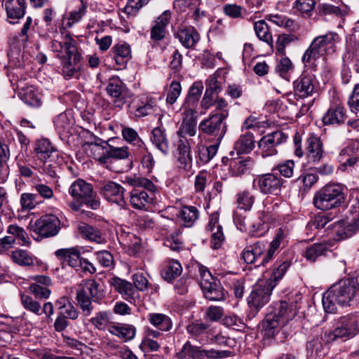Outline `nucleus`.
<instances>
[{"mask_svg":"<svg viewBox=\"0 0 359 359\" xmlns=\"http://www.w3.org/2000/svg\"><path fill=\"white\" fill-rule=\"evenodd\" d=\"M359 299V275L341 280L332 285L323 294L322 302L326 313H334L337 306H349L350 302Z\"/></svg>","mask_w":359,"mask_h":359,"instance_id":"nucleus-1","label":"nucleus"},{"mask_svg":"<svg viewBox=\"0 0 359 359\" xmlns=\"http://www.w3.org/2000/svg\"><path fill=\"white\" fill-rule=\"evenodd\" d=\"M62 40H52L51 50L57 53L62 60V72L66 79H71L79 73L82 66V55L78 48L77 42L68 32L61 36Z\"/></svg>","mask_w":359,"mask_h":359,"instance_id":"nucleus-2","label":"nucleus"},{"mask_svg":"<svg viewBox=\"0 0 359 359\" xmlns=\"http://www.w3.org/2000/svg\"><path fill=\"white\" fill-rule=\"evenodd\" d=\"M345 199L343 186L338 183H329L316 192L313 204L318 210L327 211L340 207Z\"/></svg>","mask_w":359,"mask_h":359,"instance_id":"nucleus-3","label":"nucleus"},{"mask_svg":"<svg viewBox=\"0 0 359 359\" xmlns=\"http://www.w3.org/2000/svg\"><path fill=\"white\" fill-rule=\"evenodd\" d=\"M125 182L131 187H142L149 193L139 189H133L130 192V203L131 205L138 210L146 208V206L152 203L157 187L152 181L147 178L137 176L126 177Z\"/></svg>","mask_w":359,"mask_h":359,"instance_id":"nucleus-4","label":"nucleus"},{"mask_svg":"<svg viewBox=\"0 0 359 359\" xmlns=\"http://www.w3.org/2000/svg\"><path fill=\"white\" fill-rule=\"evenodd\" d=\"M338 39V34L334 32L316 37L302 57L303 63L305 66H312L320 57L334 53Z\"/></svg>","mask_w":359,"mask_h":359,"instance_id":"nucleus-5","label":"nucleus"},{"mask_svg":"<svg viewBox=\"0 0 359 359\" xmlns=\"http://www.w3.org/2000/svg\"><path fill=\"white\" fill-rule=\"evenodd\" d=\"M229 115V110L212 112L207 118L199 123L198 129L202 133L211 137L220 144L227 131L226 119Z\"/></svg>","mask_w":359,"mask_h":359,"instance_id":"nucleus-6","label":"nucleus"},{"mask_svg":"<svg viewBox=\"0 0 359 359\" xmlns=\"http://www.w3.org/2000/svg\"><path fill=\"white\" fill-rule=\"evenodd\" d=\"M339 325L332 332L325 334L327 342L337 339L352 338L359 332V313H349L339 318Z\"/></svg>","mask_w":359,"mask_h":359,"instance_id":"nucleus-7","label":"nucleus"},{"mask_svg":"<svg viewBox=\"0 0 359 359\" xmlns=\"http://www.w3.org/2000/svg\"><path fill=\"white\" fill-rule=\"evenodd\" d=\"M69 193L74 198L93 210H97L100 207V203L96 199V193L93 191V185L83 180H75L69 188Z\"/></svg>","mask_w":359,"mask_h":359,"instance_id":"nucleus-8","label":"nucleus"},{"mask_svg":"<svg viewBox=\"0 0 359 359\" xmlns=\"http://www.w3.org/2000/svg\"><path fill=\"white\" fill-rule=\"evenodd\" d=\"M31 231L36 234V238L40 241L43 238L53 237L57 235L60 229V220L54 215H46L30 223Z\"/></svg>","mask_w":359,"mask_h":359,"instance_id":"nucleus-9","label":"nucleus"},{"mask_svg":"<svg viewBox=\"0 0 359 359\" xmlns=\"http://www.w3.org/2000/svg\"><path fill=\"white\" fill-rule=\"evenodd\" d=\"M273 289V285L268 284L264 280L257 282L248 298L250 308L257 313L269 302Z\"/></svg>","mask_w":359,"mask_h":359,"instance_id":"nucleus-10","label":"nucleus"},{"mask_svg":"<svg viewBox=\"0 0 359 359\" xmlns=\"http://www.w3.org/2000/svg\"><path fill=\"white\" fill-rule=\"evenodd\" d=\"M106 91L111 98L114 107L118 109H122L133 96V93L118 76L109 79Z\"/></svg>","mask_w":359,"mask_h":359,"instance_id":"nucleus-11","label":"nucleus"},{"mask_svg":"<svg viewBox=\"0 0 359 359\" xmlns=\"http://www.w3.org/2000/svg\"><path fill=\"white\" fill-rule=\"evenodd\" d=\"M287 135L281 130H276L269 133L261 138L258 142V147L263 158L277 154V147L285 142Z\"/></svg>","mask_w":359,"mask_h":359,"instance_id":"nucleus-12","label":"nucleus"},{"mask_svg":"<svg viewBox=\"0 0 359 359\" xmlns=\"http://www.w3.org/2000/svg\"><path fill=\"white\" fill-rule=\"evenodd\" d=\"M318 81L316 76L311 73H302L294 82L293 89L296 96L304 99L317 93Z\"/></svg>","mask_w":359,"mask_h":359,"instance_id":"nucleus-13","label":"nucleus"},{"mask_svg":"<svg viewBox=\"0 0 359 359\" xmlns=\"http://www.w3.org/2000/svg\"><path fill=\"white\" fill-rule=\"evenodd\" d=\"M124 192V188L115 182H104L100 184V194L109 202L116 203L121 208L126 205Z\"/></svg>","mask_w":359,"mask_h":359,"instance_id":"nucleus-14","label":"nucleus"},{"mask_svg":"<svg viewBox=\"0 0 359 359\" xmlns=\"http://www.w3.org/2000/svg\"><path fill=\"white\" fill-rule=\"evenodd\" d=\"M283 181L273 173H266L257 176L254 180V184L257 182L262 194L278 196L281 191Z\"/></svg>","mask_w":359,"mask_h":359,"instance_id":"nucleus-15","label":"nucleus"},{"mask_svg":"<svg viewBox=\"0 0 359 359\" xmlns=\"http://www.w3.org/2000/svg\"><path fill=\"white\" fill-rule=\"evenodd\" d=\"M2 5L6 13L7 21L11 24L18 23L26 13V0H4Z\"/></svg>","mask_w":359,"mask_h":359,"instance_id":"nucleus-16","label":"nucleus"},{"mask_svg":"<svg viewBox=\"0 0 359 359\" xmlns=\"http://www.w3.org/2000/svg\"><path fill=\"white\" fill-rule=\"evenodd\" d=\"M306 155L309 162L318 163L325 156L323 141L316 135H310L305 142Z\"/></svg>","mask_w":359,"mask_h":359,"instance_id":"nucleus-17","label":"nucleus"},{"mask_svg":"<svg viewBox=\"0 0 359 359\" xmlns=\"http://www.w3.org/2000/svg\"><path fill=\"white\" fill-rule=\"evenodd\" d=\"M174 36L178 39L182 46L187 49H195L201 39L198 32L192 26L178 28Z\"/></svg>","mask_w":359,"mask_h":359,"instance_id":"nucleus-18","label":"nucleus"},{"mask_svg":"<svg viewBox=\"0 0 359 359\" xmlns=\"http://www.w3.org/2000/svg\"><path fill=\"white\" fill-rule=\"evenodd\" d=\"M171 18V12L170 11H164L158 16L154 22V25L151 28L150 38L154 42H158L163 40L167 34V26L170 23Z\"/></svg>","mask_w":359,"mask_h":359,"instance_id":"nucleus-19","label":"nucleus"},{"mask_svg":"<svg viewBox=\"0 0 359 359\" xmlns=\"http://www.w3.org/2000/svg\"><path fill=\"white\" fill-rule=\"evenodd\" d=\"M196 111L191 109H184L183 120L177 132V136L193 137L196 135Z\"/></svg>","mask_w":359,"mask_h":359,"instance_id":"nucleus-20","label":"nucleus"},{"mask_svg":"<svg viewBox=\"0 0 359 359\" xmlns=\"http://www.w3.org/2000/svg\"><path fill=\"white\" fill-rule=\"evenodd\" d=\"M54 254L61 263L62 269L66 266L73 269L78 266V263L81 258V252L77 248H61L57 250Z\"/></svg>","mask_w":359,"mask_h":359,"instance_id":"nucleus-21","label":"nucleus"},{"mask_svg":"<svg viewBox=\"0 0 359 359\" xmlns=\"http://www.w3.org/2000/svg\"><path fill=\"white\" fill-rule=\"evenodd\" d=\"M16 84L19 90L18 96L25 104L35 107L41 105V99L33 86L24 84L21 80H18Z\"/></svg>","mask_w":359,"mask_h":359,"instance_id":"nucleus-22","label":"nucleus"},{"mask_svg":"<svg viewBox=\"0 0 359 359\" xmlns=\"http://www.w3.org/2000/svg\"><path fill=\"white\" fill-rule=\"evenodd\" d=\"M109 55L115 63L121 67H125L132 58L130 46L126 42L115 44L111 48Z\"/></svg>","mask_w":359,"mask_h":359,"instance_id":"nucleus-23","label":"nucleus"},{"mask_svg":"<svg viewBox=\"0 0 359 359\" xmlns=\"http://www.w3.org/2000/svg\"><path fill=\"white\" fill-rule=\"evenodd\" d=\"M347 118L346 109L341 105L330 107L323 116L322 121L324 125L343 124Z\"/></svg>","mask_w":359,"mask_h":359,"instance_id":"nucleus-24","label":"nucleus"},{"mask_svg":"<svg viewBox=\"0 0 359 359\" xmlns=\"http://www.w3.org/2000/svg\"><path fill=\"white\" fill-rule=\"evenodd\" d=\"M34 151L39 161H46L47 158L58 157L56 149L51 142L46 138L38 140L34 144Z\"/></svg>","mask_w":359,"mask_h":359,"instance_id":"nucleus-25","label":"nucleus"},{"mask_svg":"<svg viewBox=\"0 0 359 359\" xmlns=\"http://www.w3.org/2000/svg\"><path fill=\"white\" fill-rule=\"evenodd\" d=\"M78 230L81 237L86 240L98 244L107 243L106 238L104 236L101 230L97 227L81 222L78 225Z\"/></svg>","mask_w":359,"mask_h":359,"instance_id":"nucleus-26","label":"nucleus"},{"mask_svg":"<svg viewBox=\"0 0 359 359\" xmlns=\"http://www.w3.org/2000/svg\"><path fill=\"white\" fill-rule=\"evenodd\" d=\"M151 142L160 151L166 155L170 151V142L166 131L162 127L158 126L151 130Z\"/></svg>","mask_w":359,"mask_h":359,"instance_id":"nucleus-27","label":"nucleus"},{"mask_svg":"<svg viewBox=\"0 0 359 359\" xmlns=\"http://www.w3.org/2000/svg\"><path fill=\"white\" fill-rule=\"evenodd\" d=\"M290 266V260L278 259L272 266L270 278L265 281L267 282L268 284L273 285V287L275 288L279 281L282 280Z\"/></svg>","mask_w":359,"mask_h":359,"instance_id":"nucleus-28","label":"nucleus"},{"mask_svg":"<svg viewBox=\"0 0 359 359\" xmlns=\"http://www.w3.org/2000/svg\"><path fill=\"white\" fill-rule=\"evenodd\" d=\"M177 137L178 140L176 147L178 153V161L183 165L184 168H186L188 165H191L192 161L190 143L186 137Z\"/></svg>","mask_w":359,"mask_h":359,"instance_id":"nucleus-29","label":"nucleus"},{"mask_svg":"<svg viewBox=\"0 0 359 359\" xmlns=\"http://www.w3.org/2000/svg\"><path fill=\"white\" fill-rule=\"evenodd\" d=\"M203 90V85L201 81L194 82L189 90L185 102L184 104V109H191L196 111L198 102L201 97Z\"/></svg>","mask_w":359,"mask_h":359,"instance_id":"nucleus-30","label":"nucleus"},{"mask_svg":"<svg viewBox=\"0 0 359 359\" xmlns=\"http://www.w3.org/2000/svg\"><path fill=\"white\" fill-rule=\"evenodd\" d=\"M83 286L85 290L88 292L93 302L100 303V301L105 296L104 285L100 281L95 279H88L85 280Z\"/></svg>","mask_w":359,"mask_h":359,"instance_id":"nucleus-31","label":"nucleus"},{"mask_svg":"<svg viewBox=\"0 0 359 359\" xmlns=\"http://www.w3.org/2000/svg\"><path fill=\"white\" fill-rule=\"evenodd\" d=\"M292 306V305L289 308L288 304L285 301H280L275 304L274 311L271 313L285 324L296 315V311Z\"/></svg>","mask_w":359,"mask_h":359,"instance_id":"nucleus-32","label":"nucleus"},{"mask_svg":"<svg viewBox=\"0 0 359 359\" xmlns=\"http://www.w3.org/2000/svg\"><path fill=\"white\" fill-rule=\"evenodd\" d=\"M108 331L113 335L118 337L124 341L132 340L136 333L135 327L132 325L119 324L117 325H111L108 327Z\"/></svg>","mask_w":359,"mask_h":359,"instance_id":"nucleus-33","label":"nucleus"},{"mask_svg":"<svg viewBox=\"0 0 359 359\" xmlns=\"http://www.w3.org/2000/svg\"><path fill=\"white\" fill-rule=\"evenodd\" d=\"M182 271L181 264L177 260L172 259L164 263L161 273L165 280L171 283L182 273Z\"/></svg>","mask_w":359,"mask_h":359,"instance_id":"nucleus-34","label":"nucleus"},{"mask_svg":"<svg viewBox=\"0 0 359 359\" xmlns=\"http://www.w3.org/2000/svg\"><path fill=\"white\" fill-rule=\"evenodd\" d=\"M276 318V316L268 313L264 319L262 323V332L264 337L273 338L279 332L280 327L284 325Z\"/></svg>","mask_w":359,"mask_h":359,"instance_id":"nucleus-35","label":"nucleus"},{"mask_svg":"<svg viewBox=\"0 0 359 359\" xmlns=\"http://www.w3.org/2000/svg\"><path fill=\"white\" fill-rule=\"evenodd\" d=\"M344 62L359 72V43H350L343 57Z\"/></svg>","mask_w":359,"mask_h":359,"instance_id":"nucleus-36","label":"nucleus"},{"mask_svg":"<svg viewBox=\"0 0 359 359\" xmlns=\"http://www.w3.org/2000/svg\"><path fill=\"white\" fill-rule=\"evenodd\" d=\"M202 291L205 297L211 301H224L227 295V292L225 291L219 281L213 283L208 287L205 286Z\"/></svg>","mask_w":359,"mask_h":359,"instance_id":"nucleus-37","label":"nucleus"},{"mask_svg":"<svg viewBox=\"0 0 359 359\" xmlns=\"http://www.w3.org/2000/svg\"><path fill=\"white\" fill-rule=\"evenodd\" d=\"M255 145V140L254 135L251 133H246L242 135L235 142L234 149L238 154H248L254 148Z\"/></svg>","mask_w":359,"mask_h":359,"instance_id":"nucleus-38","label":"nucleus"},{"mask_svg":"<svg viewBox=\"0 0 359 359\" xmlns=\"http://www.w3.org/2000/svg\"><path fill=\"white\" fill-rule=\"evenodd\" d=\"M254 163L255 162L253 159L250 156H247L231 161L230 166L233 175L241 176L250 170L252 168Z\"/></svg>","mask_w":359,"mask_h":359,"instance_id":"nucleus-39","label":"nucleus"},{"mask_svg":"<svg viewBox=\"0 0 359 359\" xmlns=\"http://www.w3.org/2000/svg\"><path fill=\"white\" fill-rule=\"evenodd\" d=\"M254 29L259 40L273 47V41L271 28L264 20L255 22L254 23Z\"/></svg>","mask_w":359,"mask_h":359,"instance_id":"nucleus-40","label":"nucleus"},{"mask_svg":"<svg viewBox=\"0 0 359 359\" xmlns=\"http://www.w3.org/2000/svg\"><path fill=\"white\" fill-rule=\"evenodd\" d=\"M148 320L152 325L161 331L168 332L172 327L170 318L163 313H149L148 315Z\"/></svg>","mask_w":359,"mask_h":359,"instance_id":"nucleus-41","label":"nucleus"},{"mask_svg":"<svg viewBox=\"0 0 359 359\" xmlns=\"http://www.w3.org/2000/svg\"><path fill=\"white\" fill-rule=\"evenodd\" d=\"M156 107L155 100L151 97H141L137 103L135 109V116L137 117H144L150 114Z\"/></svg>","mask_w":359,"mask_h":359,"instance_id":"nucleus-42","label":"nucleus"},{"mask_svg":"<svg viewBox=\"0 0 359 359\" xmlns=\"http://www.w3.org/2000/svg\"><path fill=\"white\" fill-rule=\"evenodd\" d=\"M76 299L83 313L86 316L90 315L93 310V306L92 305L93 299H90V296L88 292L85 290L83 286L82 288L77 290Z\"/></svg>","mask_w":359,"mask_h":359,"instance_id":"nucleus-43","label":"nucleus"},{"mask_svg":"<svg viewBox=\"0 0 359 359\" xmlns=\"http://www.w3.org/2000/svg\"><path fill=\"white\" fill-rule=\"evenodd\" d=\"M198 215V210L195 206L185 205L179 212L178 217L183 221L185 226L190 227L197 220Z\"/></svg>","mask_w":359,"mask_h":359,"instance_id":"nucleus-44","label":"nucleus"},{"mask_svg":"<svg viewBox=\"0 0 359 359\" xmlns=\"http://www.w3.org/2000/svg\"><path fill=\"white\" fill-rule=\"evenodd\" d=\"M110 141L111 140H109L107 142H103L104 145L102 146V148L106 150L107 157L115 159H125L128 157L129 152L128 147H114L109 144Z\"/></svg>","mask_w":359,"mask_h":359,"instance_id":"nucleus-45","label":"nucleus"},{"mask_svg":"<svg viewBox=\"0 0 359 359\" xmlns=\"http://www.w3.org/2000/svg\"><path fill=\"white\" fill-rule=\"evenodd\" d=\"M329 250L327 245L325 243H315L306 248L304 256L310 262H314L318 257L325 255Z\"/></svg>","mask_w":359,"mask_h":359,"instance_id":"nucleus-46","label":"nucleus"},{"mask_svg":"<svg viewBox=\"0 0 359 359\" xmlns=\"http://www.w3.org/2000/svg\"><path fill=\"white\" fill-rule=\"evenodd\" d=\"M231 355L229 351H217L213 348L206 350L199 346L195 359H220L228 358Z\"/></svg>","mask_w":359,"mask_h":359,"instance_id":"nucleus-47","label":"nucleus"},{"mask_svg":"<svg viewBox=\"0 0 359 359\" xmlns=\"http://www.w3.org/2000/svg\"><path fill=\"white\" fill-rule=\"evenodd\" d=\"M255 196L249 191L245 190L236 195L237 207L245 211L250 210L255 202Z\"/></svg>","mask_w":359,"mask_h":359,"instance_id":"nucleus-48","label":"nucleus"},{"mask_svg":"<svg viewBox=\"0 0 359 359\" xmlns=\"http://www.w3.org/2000/svg\"><path fill=\"white\" fill-rule=\"evenodd\" d=\"M12 260L20 266H30L34 265V258L30 253L24 250H17L12 252Z\"/></svg>","mask_w":359,"mask_h":359,"instance_id":"nucleus-49","label":"nucleus"},{"mask_svg":"<svg viewBox=\"0 0 359 359\" xmlns=\"http://www.w3.org/2000/svg\"><path fill=\"white\" fill-rule=\"evenodd\" d=\"M122 136L123 139L130 144L136 146L138 148L144 147L146 150L145 144L142 140L139 137L137 131L129 127H126L122 129Z\"/></svg>","mask_w":359,"mask_h":359,"instance_id":"nucleus-50","label":"nucleus"},{"mask_svg":"<svg viewBox=\"0 0 359 359\" xmlns=\"http://www.w3.org/2000/svg\"><path fill=\"white\" fill-rule=\"evenodd\" d=\"M283 240V231L281 229H279L276 237L271 242L269 248L268 249L266 254L263 257L262 261L260 262L261 264H267L272 259L275 252L280 247V243L282 242Z\"/></svg>","mask_w":359,"mask_h":359,"instance_id":"nucleus-51","label":"nucleus"},{"mask_svg":"<svg viewBox=\"0 0 359 359\" xmlns=\"http://www.w3.org/2000/svg\"><path fill=\"white\" fill-rule=\"evenodd\" d=\"M219 144L217 142L215 144L208 147L202 145L198 149V158L202 163L209 162L217 154Z\"/></svg>","mask_w":359,"mask_h":359,"instance_id":"nucleus-52","label":"nucleus"},{"mask_svg":"<svg viewBox=\"0 0 359 359\" xmlns=\"http://www.w3.org/2000/svg\"><path fill=\"white\" fill-rule=\"evenodd\" d=\"M20 301L22 306L26 310L37 316L41 315V304L37 301L34 300L32 297L25 294H21Z\"/></svg>","mask_w":359,"mask_h":359,"instance_id":"nucleus-53","label":"nucleus"},{"mask_svg":"<svg viewBox=\"0 0 359 359\" xmlns=\"http://www.w3.org/2000/svg\"><path fill=\"white\" fill-rule=\"evenodd\" d=\"M298 40V37L292 34H282L278 36L276 46L277 51L281 54H285V47L290 43Z\"/></svg>","mask_w":359,"mask_h":359,"instance_id":"nucleus-54","label":"nucleus"},{"mask_svg":"<svg viewBox=\"0 0 359 359\" xmlns=\"http://www.w3.org/2000/svg\"><path fill=\"white\" fill-rule=\"evenodd\" d=\"M210 174L206 170L200 171L195 177L194 189L197 194H203L208 184L210 182Z\"/></svg>","mask_w":359,"mask_h":359,"instance_id":"nucleus-55","label":"nucleus"},{"mask_svg":"<svg viewBox=\"0 0 359 359\" xmlns=\"http://www.w3.org/2000/svg\"><path fill=\"white\" fill-rule=\"evenodd\" d=\"M109 283L119 293L130 294L133 292L132 284L120 278L114 277L111 278Z\"/></svg>","mask_w":359,"mask_h":359,"instance_id":"nucleus-56","label":"nucleus"},{"mask_svg":"<svg viewBox=\"0 0 359 359\" xmlns=\"http://www.w3.org/2000/svg\"><path fill=\"white\" fill-rule=\"evenodd\" d=\"M248 249L252 254V256L255 257L257 266L263 265L264 266L266 264H261L260 262L262 261V256L264 255V252L266 250V243L264 241H257L253 244L247 246Z\"/></svg>","mask_w":359,"mask_h":359,"instance_id":"nucleus-57","label":"nucleus"},{"mask_svg":"<svg viewBox=\"0 0 359 359\" xmlns=\"http://www.w3.org/2000/svg\"><path fill=\"white\" fill-rule=\"evenodd\" d=\"M110 315L111 313L109 312L100 311L97 313L90 321L98 330H104L110 322Z\"/></svg>","mask_w":359,"mask_h":359,"instance_id":"nucleus-58","label":"nucleus"},{"mask_svg":"<svg viewBox=\"0 0 359 359\" xmlns=\"http://www.w3.org/2000/svg\"><path fill=\"white\" fill-rule=\"evenodd\" d=\"M199 346H194L190 341H187L183 345L181 351L177 353V359H195Z\"/></svg>","mask_w":359,"mask_h":359,"instance_id":"nucleus-59","label":"nucleus"},{"mask_svg":"<svg viewBox=\"0 0 359 359\" xmlns=\"http://www.w3.org/2000/svg\"><path fill=\"white\" fill-rule=\"evenodd\" d=\"M38 195L31 193H23L20 196V205L22 210H30L38 204Z\"/></svg>","mask_w":359,"mask_h":359,"instance_id":"nucleus-60","label":"nucleus"},{"mask_svg":"<svg viewBox=\"0 0 359 359\" xmlns=\"http://www.w3.org/2000/svg\"><path fill=\"white\" fill-rule=\"evenodd\" d=\"M198 271L201 276L200 286L201 290L205 288V286H209V285L213 284L218 280L214 278L209 270L203 265L198 266Z\"/></svg>","mask_w":359,"mask_h":359,"instance_id":"nucleus-61","label":"nucleus"},{"mask_svg":"<svg viewBox=\"0 0 359 359\" xmlns=\"http://www.w3.org/2000/svg\"><path fill=\"white\" fill-rule=\"evenodd\" d=\"M182 91L181 84L179 81H173L170 85L167 94L166 102L170 104H174Z\"/></svg>","mask_w":359,"mask_h":359,"instance_id":"nucleus-62","label":"nucleus"},{"mask_svg":"<svg viewBox=\"0 0 359 359\" xmlns=\"http://www.w3.org/2000/svg\"><path fill=\"white\" fill-rule=\"evenodd\" d=\"M210 325L207 323L194 322L188 325L187 331L188 333L194 337H198L207 332Z\"/></svg>","mask_w":359,"mask_h":359,"instance_id":"nucleus-63","label":"nucleus"},{"mask_svg":"<svg viewBox=\"0 0 359 359\" xmlns=\"http://www.w3.org/2000/svg\"><path fill=\"white\" fill-rule=\"evenodd\" d=\"M224 314V309L221 306H210L207 308L204 314L206 320L215 322L219 320Z\"/></svg>","mask_w":359,"mask_h":359,"instance_id":"nucleus-64","label":"nucleus"}]
</instances>
